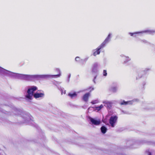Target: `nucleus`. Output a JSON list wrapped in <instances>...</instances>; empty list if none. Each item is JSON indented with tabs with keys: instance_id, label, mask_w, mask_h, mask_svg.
Returning a JSON list of instances; mask_svg holds the SVG:
<instances>
[{
	"instance_id": "1",
	"label": "nucleus",
	"mask_w": 155,
	"mask_h": 155,
	"mask_svg": "<svg viewBox=\"0 0 155 155\" xmlns=\"http://www.w3.org/2000/svg\"><path fill=\"white\" fill-rule=\"evenodd\" d=\"M37 89V87L35 86H33L29 88L27 91V94L26 96V97L28 99H31L34 92Z\"/></svg>"
},
{
	"instance_id": "2",
	"label": "nucleus",
	"mask_w": 155,
	"mask_h": 155,
	"mask_svg": "<svg viewBox=\"0 0 155 155\" xmlns=\"http://www.w3.org/2000/svg\"><path fill=\"white\" fill-rule=\"evenodd\" d=\"M111 36V34H109L107 38L104 40V41L98 47L100 49L103 48L105 47L106 45L109 41Z\"/></svg>"
},
{
	"instance_id": "3",
	"label": "nucleus",
	"mask_w": 155,
	"mask_h": 155,
	"mask_svg": "<svg viewBox=\"0 0 155 155\" xmlns=\"http://www.w3.org/2000/svg\"><path fill=\"white\" fill-rule=\"evenodd\" d=\"M117 117L116 116H111L109 119V123L112 127H114V124L116 122Z\"/></svg>"
},
{
	"instance_id": "4",
	"label": "nucleus",
	"mask_w": 155,
	"mask_h": 155,
	"mask_svg": "<svg viewBox=\"0 0 155 155\" xmlns=\"http://www.w3.org/2000/svg\"><path fill=\"white\" fill-rule=\"evenodd\" d=\"M90 95V92L85 93L83 96L82 98V100L85 102H87Z\"/></svg>"
},
{
	"instance_id": "5",
	"label": "nucleus",
	"mask_w": 155,
	"mask_h": 155,
	"mask_svg": "<svg viewBox=\"0 0 155 155\" xmlns=\"http://www.w3.org/2000/svg\"><path fill=\"white\" fill-rule=\"evenodd\" d=\"M90 119L92 124L97 125L101 124V121L100 120H96L92 118H90Z\"/></svg>"
},
{
	"instance_id": "6",
	"label": "nucleus",
	"mask_w": 155,
	"mask_h": 155,
	"mask_svg": "<svg viewBox=\"0 0 155 155\" xmlns=\"http://www.w3.org/2000/svg\"><path fill=\"white\" fill-rule=\"evenodd\" d=\"M44 94L43 93H35L33 96L35 98H37L39 97H42L44 96Z\"/></svg>"
},
{
	"instance_id": "7",
	"label": "nucleus",
	"mask_w": 155,
	"mask_h": 155,
	"mask_svg": "<svg viewBox=\"0 0 155 155\" xmlns=\"http://www.w3.org/2000/svg\"><path fill=\"white\" fill-rule=\"evenodd\" d=\"M103 103L105 104L104 105L107 108L110 109L112 107V103L110 101H105L103 102Z\"/></svg>"
},
{
	"instance_id": "8",
	"label": "nucleus",
	"mask_w": 155,
	"mask_h": 155,
	"mask_svg": "<svg viewBox=\"0 0 155 155\" xmlns=\"http://www.w3.org/2000/svg\"><path fill=\"white\" fill-rule=\"evenodd\" d=\"M100 49L98 47L96 49V50L94 52L93 54L94 56H95L97 54H99L100 52Z\"/></svg>"
},
{
	"instance_id": "9",
	"label": "nucleus",
	"mask_w": 155,
	"mask_h": 155,
	"mask_svg": "<svg viewBox=\"0 0 155 155\" xmlns=\"http://www.w3.org/2000/svg\"><path fill=\"white\" fill-rule=\"evenodd\" d=\"M68 95L70 96L71 98H73L74 97H76L77 94L76 92H74L73 93H69L68 94Z\"/></svg>"
},
{
	"instance_id": "10",
	"label": "nucleus",
	"mask_w": 155,
	"mask_h": 155,
	"mask_svg": "<svg viewBox=\"0 0 155 155\" xmlns=\"http://www.w3.org/2000/svg\"><path fill=\"white\" fill-rule=\"evenodd\" d=\"M101 130L102 133L105 134L106 132L107 128L103 126L101 127Z\"/></svg>"
},
{
	"instance_id": "11",
	"label": "nucleus",
	"mask_w": 155,
	"mask_h": 155,
	"mask_svg": "<svg viewBox=\"0 0 155 155\" xmlns=\"http://www.w3.org/2000/svg\"><path fill=\"white\" fill-rule=\"evenodd\" d=\"M57 71L58 72V74L56 75H54V76L55 78H57L59 77L61 75V73L59 69H56Z\"/></svg>"
},
{
	"instance_id": "12",
	"label": "nucleus",
	"mask_w": 155,
	"mask_h": 155,
	"mask_svg": "<svg viewBox=\"0 0 155 155\" xmlns=\"http://www.w3.org/2000/svg\"><path fill=\"white\" fill-rule=\"evenodd\" d=\"M128 101H123L120 102V104L121 105H126L128 104Z\"/></svg>"
},
{
	"instance_id": "13",
	"label": "nucleus",
	"mask_w": 155,
	"mask_h": 155,
	"mask_svg": "<svg viewBox=\"0 0 155 155\" xmlns=\"http://www.w3.org/2000/svg\"><path fill=\"white\" fill-rule=\"evenodd\" d=\"M103 106L102 104H101L100 106L96 107V108L97 110L99 111L101 110L103 107Z\"/></svg>"
},
{
	"instance_id": "14",
	"label": "nucleus",
	"mask_w": 155,
	"mask_h": 155,
	"mask_svg": "<svg viewBox=\"0 0 155 155\" xmlns=\"http://www.w3.org/2000/svg\"><path fill=\"white\" fill-rule=\"evenodd\" d=\"M94 90V88L92 87H90L87 88V90L89 91L90 92Z\"/></svg>"
},
{
	"instance_id": "15",
	"label": "nucleus",
	"mask_w": 155,
	"mask_h": 155,
	"mask_svg": "<svg viewBox=\"0 0 155 155\" xmlns=\"http://www.w3.org/2000/svg\"><path fill=\"white\" fill-rule=\"evenodd\" d=\"M116 88L115 87H113L111 89V91L113 92H115L116 91Z\"/></svg>"
},
{
	"instance_id": "16",
	"label": "nucleus",
	"mask_w": 155,
	"mask_h": 155,
	"mask_svg": "<svg viewBox=\"0 0 155 155\" xmlns=\"http://www.w3.org/2000/svg\"><path fill=\"white\" fill-rule=\"evenodd\" d=\"M103 75L104 76H106L107 75V71L105 70H104L103 71Z\"/></svg>"
},
{
	"instance_id": "17",
	"label": "nucleus",
	"mask_w": 155,
	"mask_h": 155,
	"mask_svg": "<svg viewBox=\"0 0 155 155\" xmlns=\"http://www.w3.org/2000/svg\"><path fill=\"white\" fill-rule=\"evenodd\" d=\"M91 103L92 104H94L97 103L96 101H91Z\"/></svg>"
},
{
	"instance_id": "18",
	"label": "nucleus",
	"mask_w": 155,
	"mask_h": 155,
	"mask_svg": "<svg viewBox=\"0 0 155 155\" xmlns=\"http://www.w3.org/2000/svg\"><path fill=\"white\" fill-rule=\"evenodd\" d=\"M79 59V58L78 57H76V58H75V60L77 61H78Z\"/></svg>"
},
{
	"instance_id": "19",
	"label": "nucleus",
	"mask_w": 155,
	"mask_h": 155,
	"mask_svg": "<svg viewBox=\"0 0 155 155\" xmlns=\"http://www.w3.org/2000/svg\"><path fill=\"white\" fill-rule=\"evenodd\" d=\"M97 64H94V68H96V67H97Z\"/></svg>"
},
{
	"instance_id": "20",
	"label": "nucleus",
	"mask_w": 155,
	"mask_h": 155,
	"mask_svg": "<svg viewBox=\"0 0 155 155\" xmlns=\"http://www.w3.org/2000/svg\"><path fill=\"white\" fill-rule=\"evenodd\" d=\"M135 33H130V35L131 36H133V35Z\"/></svg>"
},
{
	"instance_id": "21",
	"label": "nucleus",
	"mask_w": 155,
	"mask_h": 155,
	"mask_svg": "<svg viewBox=\"0 0 155 155\" xmlns=\"http://www.w3.org/2000/svg\"><path fill=\"white\" fill-rule=\"evenodd\" d=\"M149 155H151V153H150V152L149 153Z\"/></svg>"
}]
</instances>
